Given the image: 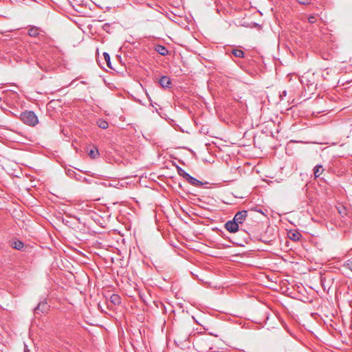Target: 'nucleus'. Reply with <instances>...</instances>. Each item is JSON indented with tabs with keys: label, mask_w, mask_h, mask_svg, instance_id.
<instances>
[{
	"label": "nucleus",
	"mask_w": 352,
	"mask_h": 352,
	"mask_svg": "<svg viewBox=\"0 0 352 352\" xmlns=\"http://www.w3.org/2000/svg\"><path fill=\"white\" fill-rule=\"evenodd\" d=\"M103 56H104V60L107 63V66L110 68V69H112V67H111V58H110V56L108 53L107 52H104L103 53Z\"/></svg>",
	"instance_id": "nucleus-16"
},
{
	"label": "nucleus",
	"mask_w": 352,
	"mask_h": 352,
	"mask_svg": "<svg viewBox=\"0 0 352 352\" xmlns=\"http://www.w3.org/2000/svg\"><path fill=\"white\" fill-rule=\"evenodd\" d=\"M76 179L78 181H80V182H85V183H87V184H90L91 182L89 179H88L87 178L85 177H82L81 175H76Z\"/></svg>",
	"instance_id": "nucleus-17"
},
{
	"label": "nucleus",
	"mask_w": 352,
	"mask_h": 352,
	"mask_svg": "<svg viewBox=\"0 0 352 352\" xmlns=\"http://www.w3.org/2000/svg\"><path fill=\"white\" fill-rule=\"evenodd\" d=\"M155 50L157 53H159L162 56H166L169 53L168 49L165 46L162 45H155Z\"/></svg>",
	"instance_id": "nucleus-7"
},
{
	"label": "nucleus",
	"mask_w": 352,
	"mask_h": 352,
	"mask_svg": "<svg viewBox=\"0 0 352 352\" xmlns=\"http://www.w3.org/2000/svg\"><path fill=\"white\" fill-rule=\"evenodd\" d=\"M110 300L113 305H119L120 303V297L118 294H112Z\"/></svg>",
	"instance_id": "nucleus-14"
},
{
	"label": "nucleus",
	"mask_w": 352,
	"mask_h": 352,
	"mask_svg": "<svg viewBox=\"0 0 352 352\" xmlns=\"http://www.w3.org/2000/svg\"><path fill=\"white\" fill-rule=\"evenodd\" d=\"M186 181H188L189 184L197 187H199L203 185V183L201 182L192 177L191 175L188 176V177L186 179Z\"/></svg>",
	"instance_id": "nucleus-8"
},
{
	"label": "nucleus",
	"mask_w": 352,
	"mask_h": 352,
	"mask_svg": "<svg viewBox=\"0 0 352 352\" xmlns=\"http://www.w3.org/2000/svg\"><path fill=\"white\" fill-rule=\"evenodd\" d=\"M159 83L160 84V85L162 87L168 88V87H169L170 85L171 84V80L169 77L163 76L159 80Z\"/></svg>",
	"instance_id": "nucleus-6"
},
{
	"label": "nucleus",
	"mask_w": 352,
	"mask_h": 352,
	"mask_svg": "<svg viewBox=\"0 0 352 352\" xmlns=\"http://www.w3.org/2000/svg\"><path fill=\"white\" fill-rule=\"evenodd\" d=\"M41 31V29L38 27L30 26L28 29V33L30 36L37 37Z\"/></svg>",
	"instance_id": "nucleus-5"
},
{
	"label": "nucleus",
	"mask_w": 352,
	"mask_h": 352,
	"mask_svg": "<svg viewBox=\"0 0 352 352\" xmlns=\"http://www.w3.org/2000/svg\"><path fill=\"white\" fill-rule=\"evenodd\" d=\"M67 175H69V177H76V173L72 170H68L67 172Z\"/></svg>",
	"instance_id": "nucleus-20"
},
{
	"label": "nucleus",
	"mask_w": 352,
	"mask_h": 352,
	"mask_svg": "<svg viewBox=\"0 0 352 352\" xmlns=\"http://www.w3.org/2000/svg\"><path fill=\"white\" fill-rule=\"evenodd\" d=\"M225 228L231 233H235L239 230V226L234 221H228L225 224Z\"/></svg>",
	"instance_id": "nucleus-4"
},
{
	"label": "nucleus",
	"mask_w": 352,
	"mask_h": 352,
	"mask_svg": "<svg viewBox=\"0 0 352 352\" xmlns=\"http://www.w3.org/2000/svg\"><path fill=\"white\" fill-rule=\"evenodd\" d=\"M301 4H309L310 3V0H297Z\"/></svg>",
	"instance_id": "nucleus-21"
},
{
	"label": "nucleus",
	"mask_w": 352,
	"mask_h": 352,
	"mask_svg": "<svg viewBox=\"0 0 352 352\" xmlns=\"http://www.w3.org/2000/svg\"><path fill=\"white\" fill-rule=\"evenodd\" d=\"M248 217V212L246 210L239 211L236 213L233 218V221H234L239 226L242 224Z\"/></svg>",
	"instance_id": "nucleus-2"
},
{
	"label": "nucleus",
	"mask_w": 352,
	"mask_h": 352,
	"mask_svg": "<svg viewBox=\"0 0 352 352\" xmlns=\"http://www.w3.org/2000/svg\"><path fill=\"white\" fill-rule=\"evenodd\" d=\"M283 95H285V96L286 95V91H285L283 92Z\"/></svg>",
	"instance_id": "nucleus-22"
},
{
	"label": "nucleus",
	"mask_w": 352,
	"mask_h": 352,
	"mask_svg": "<svg viewBox=\"0 0 352 352\" xmlns=\"http://www.w3.org/2000/svg\"><path fill=\"white\" fill-rule=\"evenodd\" d=\"M23 246H24V244L21 241H15L12 243V247L19 250H22Z\"/></svg>",
	"instance_id": "nucleus-15"
},
{
	"label": "nucleus",
	"mask_w": 352,
	"mask_h": 352,
	"mask_svg": "<svg viewBox=\"0 0 352 352\" xmlns=\"http://www.w3.org/2000/svg\"><path fill=\"white\" fill-rule=\"evenodd\" d=\"M88 154H89V156L92 159H96V157H98L99 156V152L96 147L91 148L89 151Z\"/></svg>",
	"instance_id": "nucleus-10"
},
{
	"label": "nucleus",
	"mask_w": 352,
	"mask_h": 352,
	"mask_svg": "<svg viewBox=\"0 0 352 352\" xmlns=\"http://www.w3.org/2000/svg\"><path fill=\"white\" fill-rule=\"evenodd\" d=\"M21 121L30 126H34L38 123V119L35 113L32 111H26L21 113Z\"/></svg>",
	"instance_id": "nucleus-1"
},
{
	"label": "nucleus",
	"mask_w": 352,
	"mask_h": 352,
	"mask_svg": "<svg viewBox=\"0 0 352 352\" xmlns=\"http://www.w3.org/2000/svg\"><path fill=\"white\" fill-rule=\"evenodd\" d=\"M48 309V305L46 300L41 301L38 305L34 308V311L35 314H41L46 312Z\"/></svg>",
	"instance_id": "nucleus-3"
},
{
	"label": "nucleus",
	"mask_w": 352,
	"mask_h": 352,
	"mask_svg": "<svg viewBox=\"0 0 352 352\" xmlns=\"http://www.w3.org/2000/svg\"><path fill=\"white\" fill-rule=\"evenodd\" d=\"M98 126L102 129H107L109 126L108 122L104 120H100L98 122Z\"/></svg>",
	"instance_id": "nucleus-18"
},
{
	"label": "nucleus",
	"mask_w": 352,
	"mask_h": 352,
	"mask_svg": "<svg viewBox=\"0 0 352 352\" xmlns=\"http://www.w3.org/2000/svg\"><path fill=\"white\" fill-rule=\"evenodd\" d=\"M300 236V234L296 231L289 232V239L294 241H298Z\"/></svg>",
	"instance_id": "nucleus-11"
},
{
	"label": "nucleus",
	"mask_w": 352,
	"mask_h": 352,
	"mask_svg": "<svg viewBox=\"0 0 352 352\" xmlns=\"http://www.w3.org/2000/svg\"><path fill=\"white\" fill-rule=\"evenodd\" d=\"M323 172V168L321 165H317L314 168V173L316 178L318 177Z\"/></svg>",
	"instance_id": "nucleus-9"
},
{
	"label": "nucleus",
	"mask_w": 352,
	"mask_h": 352,
	"mask_svg": "<svg viewBox=\"0 0 352 352\" xmlns=\"http://www.w3.org/2000/svg\"><path fill=\"white\" fill-rule=\"evenodd\" d=\"M232 54L238 58H243L244 56V52L239 49H233L232 50Z\"/></svg>",
	"instance_id": "nucleus-12"
},
{
	"label": "nucleus",
	"mask_w": 352,
	"mask_h": 352,
	"mask_svg": "<svg viewBox=\"0 0 352 352\" xmlns=\"http://www.w3.org/2000/svg\"><path fill=\"white\" fill-rule=\"evenodd\" d=\"M177 173L179 176L184 178L186 180L190 175L188 173H186L184 169H182L181 167L177 166Z\"/></svg>",
	"instance_id": "nucleus-13"
},
{
	"label": "nucleus",
	"mask_w": 352,
	"mask_h": 352,
	"mask_svg": "<svg viewBox=\"0 0 352 352\" xmlns=\"http://www.w3.org/2000/svg\"><path fill=\"white\" fill-rule=\"evenodd\" d=\"M317 21L316 16H310L308 17V21L310 23H315Z\"/></svg>",
	"instance_id": "nucleus-19"
}]
</instances>
